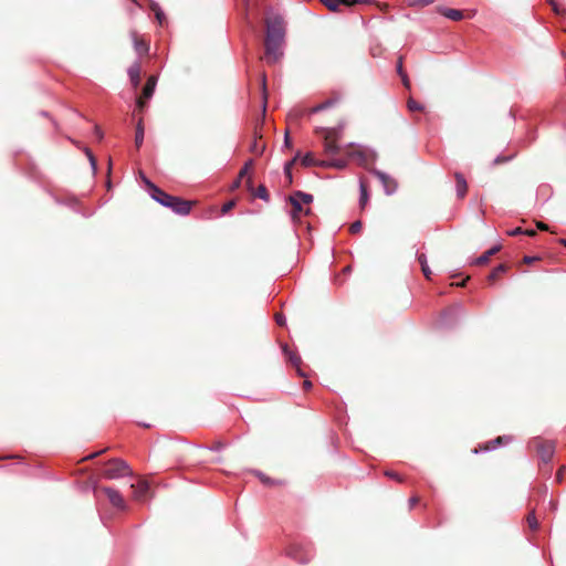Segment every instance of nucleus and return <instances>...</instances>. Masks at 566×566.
I'll use <instances>...</instances> for the list:
<instances>
[{
  "label": "nucleus",
  "mask_w": 566,
  "mask_h": 566,
  "mask_svg": "<svg viewBox=\"0 0 566 566\" xmlns=\"http://www.w3.org/2000/svg\"><path fill=\"white\" fill-rule=\"evenodd\" d=\"M537 228L541 230H548L547 224H545L544 222H537Z\"/></svg>",
  "instance_id": "obj_48"
},
{
  "label": "nucleus",
  "mask_w": 566,
  "mask_h": 566,
  "mask_svg": "<svg viewBox=\"0 0 566 566\" xmlns=\"http://www.w3.org/2000/svg\"><path fill=\"white\" fill-rule=\"evenodd\" d=\"M134 48L139 55L146 54L148 52V45L145 43V41L137 39L136 35H134Z\"/></svg>",
  "instance_id": "obj_25"
},
{
  "label": "nucleus",
  "mask_w": 566,
  "mask_h": 566,
  "mask_svg": "<svg viewBox=\"0 0 566 566\" xmlns=\"http://www.w3.org/2000/svg\"><path fill=\"white\" fill-rule=\"evenodd\" d=\"M319 167H325V168L334 167L336 169L342 170L347 167V161L345 159H340V158L331 159V160H322L319 164Z\"/></svg>",
  "instance_id": "obj_18"
},
{
  "label": "nucleus",
  "mask_w": 566,
  "mask_h": 566,
  "mask_svg": "<svg viewBox=\"0 0 566 566\" xmlns=\"http://www.w3.org/2000/svg\"><path fill=\"white\" fill-rule=\"evenodd\" d=\"M410 7L423 8L434 2V0H407Z\"/></svg>",
  "instance_id": "obj_31"
},
{
  "label": "nucleus",
  "mask_w": 566,
  "mask_h": 566,
  "mask_svg": "<svg viewBox=\"0 0 566 566\" xmlns=\"http://www.w3.org/2000/svg\"><path fill=\"white\" fill-rule=\"evenodd\" d=\"M322 160H316L312 153H306L302 158L301 163L304 167H319Z\"/></svg>",
  "instance_id": "obj_23"
},
{
  "label": "nucleus",
  "mask_w": 566,
  "mask_h": 566,
  "mask_svg": "<svg viewBox=\"0 0 566 566\" xmlns=\"http://www.w3.org/2000/svg\"><path fill=\"white\" fill-rule=\"evenodd\" d=\"M371 174L378 178L387 196L394 195L396 192L398 184L391 176L378 169H373Z\"/></svg>",
  "instance_id": "obj_7"
},
{
  "label": "nucleus",
  "mask_w": 566,
  "mask_h": 566,
  "mask_svg": "<svg viewBox=\"0 0 566 566\" xmlns=\"http://www.w3.org/2000/svg\"><path fill=\"white\" fill-rule=\"evenodd\" d=\"M509 159H510L509 157L497 156V157L494 159V164L505 163V161H507Z\"/></svg>",
  "instance_id": "obj_43"
},
{
  "label": "nucleus",
  "mask_w": 566,
  "mask_h": 566,
  "mask_svg": "<svg viewBox=\"0 0 566 566\" xmlns=\"http://www.w3.org/2000/svg\"><path fill=\"white\" fill-rule=\"evenodd\" d=\"M560 244H563L564 247H566V239H560L559 240Z\"/></svg>",
  "instance_id": "obj_56"
},
{
  "label": "nucleus",
  "mask_w": 566,
  "mask_h": 566,
  "mask_svg": "<svg viewBox=\"0 0 566 566\" xmlns=\"http://www.w3.org/2000/svg\"><path fill=\"white\" fill-rule=\"evenodd\" d=\"M417 259L421 265V271L423 273V275L427 277V279H430V275H431V270L428 265V261H427V255L424 253H420L418 252L417 253Z\"/></svg>",
  "instance_id": "obj_21"
},
{
  "label": "nucleus",
  "mask_w": 566,
  "mask_h": 566,
  "mask_svg": "<svg viewBox=\"0 0 566 566\" xmlns=\"http://www.w3.org/2000/svg\"><path fill=\"white\" fill-rule=\"evenodd\" d=\"M361 229V222L359 220L353 222L349 227L350 233H357Z\"/></svg>",
  "instance_id": "obj_36"
},
{
  "label": "nucleus",
  "mask_w": 566,
  "mask_h": 566,
  "mask_svg": "<svg viewBox=\"0 0 566 566\" xmlns=\"http://www.w3.org/2000/svg\"><path fill=\"white\" fill-rule=\"evenodd\" d=\"M258 476L260 478V480L264 483V484H273L274 482L270 479V478H266L263 473L261 472H258Z\"/></svg>",
  "instance_id": "obj_39"
},
{
  "label": "nucleus",
  "mask_w": 566,
  "mask_h": 566,
  "mask_svg": "<svg viewBox=\"0 0 566 566\" xmlns=\"http://www.w3.org/2000/svg\"><path fill=\"white\" fill-rule=\"evenodd\" d=\"M364 0H353L354 3H360L363 2Z\"/></svg>",
  "instance_id": "obj_58"
},
{
  "label": "nucleus",
  "mask_w": 566,
  "mask_h": 566,
  "mask_svg": "<svg viewBox=\"0 0 566 566\" xmlns=\"http://www.w3.org/2000/svg\"><path fill=\"white\" fill-rule=\"evenodd\" d=\"M282 350L284 355L289 358L290 363L296 368L298 376L305 377L306 375L301 368L302 359L298 354L290 350L289 346L285 344L282 346Z\"/></svg>",
  "instance_id": "obj_10"
},
{
  "label": "nucleus",
  "mask_w": 566,
  "mask_h": 566,
  "mask_svg": "<svg viewBox=\"0 0 566 566\" xmlns=\"http://www.w3.org/2000/svg\"><path fill=\"white\" fill-rule=\"evenodd\" d=\"M303 386L305 389H310L312 387V382L307 379L304 380Z\"/></svg>",
  "instance_id": "obj_50"
},
{
  "label": "nucleus",
  "mask_w": 566,
  "mask_h": 566,
  "mask_svg": "<svg viewBox=\"0 0 566 566\" xmlns=\"http://www.w3.org/2000/svg\"><path fill=\"white\" fill-rule=\"evenodd\" d=\"M254 196L264 200V201H269L270 200V196H269V192H268V189L264 185H260L255 192H254Z\"/></svg>",
  "instance_id": "obj_29"
},
{
  "label": "nucleus",
  "mask_w": 566,
  "mask_h": 566,
  "mask_svg": "<svg viewBox=\"0 0 566 566\" xmlns=\"http://www.w3.org/2000/svg\"><path fill=\"white\" fill-rule=\"evenodd\" d=\"M522 233H523V230L521 228H515L509 232L510 235H517V234H522Z\"/></svg>",
  "instance_id": "obj_45"
},
{
  "label": "nucleus",
  "mask_w": 566,
  "mask_h": 566,
  "mask_svg": "<svg viewBox=\"0 0 566 566\" xmlns=\"http://www.w3.org/2000/svg\"><path fill=\"white\" fill-rule=\"evenodd\" d=\"M289 202L292 206L291 218L293 222L298 221L302 214L308 216L311 213V209L304 208L303 203L297 198H294V193L289 197Z\"/></svg>",
  "instance_id": "obj_8"
},
{
  "label": "nucleus",
  "mask_w": 566,
  "mask_h": 566,
  "mask_svg": "<svg viewBox=\"0 0 566 566\" xmlns=\"http://www.w3.org/2000/svg\"><path fill=\"white\" fill-rule=\"evenodd\" d=\"M506 271V266L504 264L497 265L489 275V280L493 281L495 280L501 273H504Z\"/></svg>",
  "instance_id": "obj_32"
},
{
  "label": "nucleus",
  "mask_w": 566,
  "mask_h": 566,
  "mask_svg": "<svg viewBox=\"0 0 566 566\" xmlns=\"http://www.w3.org/2000/svg\"><path fill=\"white\" fill-rule=\"evenodd\" d=\"M234 205H235V202L233 200L226 202L221 208V212L222 213L229 212L234 207Z\"/></svg>",
  "instance_id": "obj_37"
},
{
  "label": "nucleus",
  "mask_w": 566,
  "mask_h": 566,
  "mask_svg": "<svg viewBox=\"0 0 566 566\" xmlns=\"http://www.w3.org/2000/svg\"><path fill=\"white\" fill-rule=\"evenodd\" d=\"M419 499L417 496H412L409 500L410 507H412L416 503H418Z\"/></svg>",
  "instance_id": "obj_47"
},
{
  "label": "nucleus",
  "mask_w": 566,
  "mask_h": 566,
  "mask_svg": "<svg viewBox=\"0 0 566 566\" xmlns=\"http://www.w3.org/2000/svg\"><path fill=\"white\" fill-rule=\"evenodd\" d=\"M526 521L532 531H536L538 528V522L534 511L528 513Z\"/></svg>",
  "instance_id": "obj_30"
},
{
  "label": "nucleus",
  "mask_w": 566,
  "mask_h": 566,
  "mask_svg": "<svg viewBox=\"0 0 566 566\" xmlns=\"http://www.w3.org/2000/svg\"><path fill=\"white\" fill-rule=\"evenodd\" d=\"M439 12L443 17H446V18L452 20V21H459V20H461L463 18V12L461 10H458V9L440 8Z\"/></svg>",
  "instance_id": "obj_17"
},
{
  "label": "nucleus",
  "mask_w": 566,
  "mask_h": 566,
  "mask_svg": "<svg viewBox=\"0 0 566 566\" xmlns=\"http://www.w3.org/2000/svg\"><path fill=\"white\" fill-rule=\"evenodd\" d=\"M132 488L134 489V495L138 501L144 500L149 491V484L147 481L144 480L138 481L135 484H132Z\"/></svg>",
  "instance_id": "obj_12"
},
{
  "label": "nucleus",
  "mask_w": 566,
  "mask_h": 566,
  "mask_svg": "<svg viewBox=\"0 0 566 566\" xmlns=\"http://www.w3.org/2000/svg\"><path fill=\"white\" fill-rule=\"evenodd\" d=\"M252 164H253V160H252V159L248 160V161L244 164V166L241 168V170H240V172H239V179H240V178H242L244 175H247V174H248V171H249L250 167L252 166Z\"/></svg>",
  "instance_id": "obj_35"
},
{
  "label": "nucleus",
  "mask_w": 566,
  "mask_h": 566,
  "mask_svg": "<svg viewBox=\"0 0 566 566\" xmlns=\"http://www.w3.org/2000/svg\"><path fill=\"white\" fill-rule=\"evenodd\" d=\"M156 84H157V77L154 75L149 76L144 88H143V97L145 99H149L154 95Z\"/></svg>",
  "instance_id": "obj_16"
},
{
  "label": "nucleus",
  "mask_w": 566,
  "mask_h": 566,
  "mask_svg": "<svg viewBox=\"0 0 566 566\" xmlns=\"http://www.w3.org/2000/svg\"><path fill=\"white\" fill-rule=\"evenodd\" d=\"M460 313H462V306L457 304L453 307H451L442 313L439 324L441 326H449L450 325V322L448 321L449 317H451V316L453 317Z\"/></svg>",
  "instance_id": "obj_14"
},
{
  "label": "nucleus",
  "mask_w": 566,
  "mask_h": 566,
  "mask_svg": "<svg viewBox=\"0 0 566 566\" xmlns=\"http://www.w3.org/2000/svg\"><path fill=\"white\" fill-rule=\"evenodd\" d=\"M397 72H398L399 76H401V75L406 74V72H405V71H403V69H402V61H401V59L398 61V64H397Z\"/></svg>",
  "instance_id": "obj_41"
},
{
  "label": "nucleus",
  "mask_w": 566,
  "mask_h": 566,
  "mask_svg": "<svg viewBox=\"0 0 566 566\" xmlns=\"http://www.w3.org/2000/svg\"><path fill=\"white\" fill-rule=\"evenodd\" d=\"M95 133H96V135H97V137H98L99 139H102V138H103V133H102V130H101V128H99V127H97V126L95 127Z\"/></svg>",
  "instance_id": "obj_49"
},
{
  "label": "nucleus",
  "mask_w": 566,
  "mask_h": 566,
  "mask_svg": "<svg viewBox=\"0 0 566 566\" xmlns=\"http://www.w3.org/2000/svg\"><path fill=\"white\" fill-rule=\"evenodd\" d=\"M533 261V258L531 256H525L524 258V262L528 263V262H532Z\"/></svg>",
  "instance_id": "obj_54"
},
{
  "label": "nucleus",
  "mask_w": 566,
  "mask_h": 566,
  "mask_svg": "<svg viewBox=\"0 0 566 566\" xmlns=\"http://www.w3.org/2000/svg\"><path fill=\"white\" fill-rule=\"evenodd\" d=\"M102 490L106 494L108 501L112 503L114 507L118 510H125V500L117 490L109 486H104Z\"/></svg>",
  "instance_id": "obj_9"
},
{
  "label": "nucleus",
  "mask_w": 566,
  "mask_h": 566,
  "mask_svg": "<svg viewBox=\"0 0 566 566\" xmlns=\"http://www.w3.org/2000/svg\"><path fill=\"white\" fill-rule=\"evenodd\" d=\"M386 475L391 478V479H396V480L400 481V478H399V475L396 472L387 471Z\"/></svg>",
  "instance_id": "obj_44"
},
{
  "label": "nucleus",
  "mask_w": 566,
  "mask_h": 566,
  "mask_svg": "<svg viewBox=\"0 0 566 566\" xmlns=\"http://www.w3.org/2000/svg\"><path fill=\"white\" fill-rule=\"evenodd\" d=\"M400 77H401V81H402L405 87L409 88L410 87V82H409V78H408L407 74H403Z\"/></svg>",
  "instance_id": "obj_42"
},
{
  "label": "nucleus",
  "mask_w": 566,
  "mask_h": 566,
  "mask_svg": "<svg viewBox=\"0 0 566 566\" xmlns=\"http://www.w3.org/2000/svg\"><path fill=\"white\" fill-rule=\"evenodd\" d=\"M293 193H294V198H297V200L301 201V203H303V205H310L311 202H313V196L311 193H306V192H303L300 190H297Z\"/></svg>",
  "instance_id": "obj_26"
},
{
  "label": "nucleus",
  "mask_w": 566,
  "mask_h": 566,
  "mask_svg": "<svg viewBox=\"0 0 566 566\" xmlns=\"http://www.w3.org/2000/svg\"><path fill=\"white\" fill-rule=\"evenodd\" d=\"M275 322L280 326H284L286 324V318L282 313L275 314Z\"/></svg>",
  "instance_id": "obj_38"
},
{
  "label": "nucleus",
  "mask_w": 566,
  "mask_h": 566,
  "mask_svg": "<svg viewBox=\"0 0 566 566\" xmlns=\"http://www.w3.org/2000/svg\"><path fill=\"white\" fill-rule=\"evenodd\" d=\"M563 479V469H560L557 473V480L560 482Z\"/></svg>",
  "instance_id": "obj_53"
},
{
  "label": "nucleus",
  "mask_w": 566,
  "mask_h": 566,
  "mask_svg": "<svg viewBox=\"0 0 566 566\" xmlns=\"http://www.w3.org/2000/svg\"><path fill=\"white\" fill-rule=\"evenodd\" d=\"M531 446H533L544 463H549L555 452V444L552 441H542L539 438H535Z\"/></svg>",
  "instance_id": "obj_4"
},
{
  "label": "nucleus",
  "mask_w": 566,
  "mask_h": 566,
  "mask_svg": "<svg viewBox=\"0 0 566 566\" xmlns=\"http://www.w3.org/2000/svg\"><path fill=\"white\" fill-rule=\"evenodd\" d=\"M156 19L158 20V22L160 24L163 23V21L165 19V14L159 8H157V10H156Z\"/></svg>",
  "instance_id": "obj_40"
},
{
  "label": "nucleus",
  "mask_w": 566,
  "mask_h": 566,
  "mask_svg": "<svg viewBox=\"0 0 566 566\" xmlns=\"http://www.w3.org/2000/svg\"><path fill=\"white\" fill-rule=\"evenodd\" d=\"M143 427L149 428L150 426L148 423H142Z\"/></svg>",
  "instance_id": "obj_59"
},
{
  "label": "nucleus",
  "mask_w": 566,
  "mask_h": 566,
  "mask_svg": "<svg viewBox=\"0 0 566 566\" xmlns=\"http://www.w3.org/2000/svg\"><path fill=\"white\" fill-rule=\"evenodd\" d=\"M140 72L142 66L138 61L134 62L127 70L128 77L134 88H137L140 84Z\"/></svg>",
  "instance_id": "obj_11"
},
{
  "label": "nucleus",
  "mask_w": 566,
  "mask_h": 566,
  "mask_svg": "<svg viewBox=\"0 0 566 566\" xmlns=\"http://www.w3.org/2000/svg\"><path fill=\"white\" fill-rule=\"evenodd\" d=\"M455 190L458 198L462 199L468 190V184L464 176L460 172H455Z\"/></svg>",
  "instance_id": "obj_13"
},
{
  "label": "nucleus",
  "mask_w": 566,
  "mask_h": 566,
  "mask_svg": "<svg viewBox=\"0 0 566 566\" xmlns=\"http://www.w3.org/2000/svg\"><path fill=\"white\" fill-rule=\"evenodd\" d=\"M84 153H85V155L87 156V158L90 160V164H91V167H92L93 171H96L97 163H96V159H95L93 153L91 151L90 148H84Z\"/></svg>",
  "instance_id": "obj_33"
},
{
  "label": "nucleus",
  "mask_w": 566,
  "mask_h": 566,
  "mask_svg": "<svg viewBox=\"0 0 566 566\" xmlns=\"http://www.w3.org/2000/svg\"><path fill=\"white\" fill-rule=\"evenodd\" d=\"M301 156L300 153H297L295 155V157L287 161L285 165H284V175L285 177L289 179V182L291 184L292 182V166L294 165V163L297 160V158Z\"/></svg>",
  "instance_id": "obj_27"
},
{
  "label": "nucleus",
  "mask_w": 566,
  "mask_h": 566,
  "mask_svg": "<svg viewBox=\"0 0 566 566\" xmlns=\"http://www.w3.org/2000/svg\"><path fill=\"white\" fill-rule=\"evenodd\" d=\"M265 55L270 63H275L283 55L285 38L284 20L281 15L274 14L265 20Z\"/></svg>",
  "instance_id": "obj_1"
},
{
  "label": "nucleus",
  "mask_w": 566,
  "mask_h": 566,
  "mask_svg": "<svg viewBox=\"0 0 566 566\" xmlns=\"http://www.w3.org/2000/svg\"><path fill=\"white\" fill-rule=\"evenodd\" d=\"M136 104H137V107L140 109H143L146 105V103L143 101V98H138Z\"/></svg>",
  "instance_id": "obj_46"
},
{
  "label": "nucleus",
  "mask_w": 566,
  "mask_h": 566,
  "mask_svg": "<svg viewBox=\"0 0 566 566\" xmlns=\"http://www.w3.org/2000/svg\"><path fill=\"white\" fill-rule=\"evenodd\" d=\"M144 143V126L142 119L137 123L135 133V144L139 148Z\"/></svg>",
  "instance_id": "obj_24"
},
{
  "label": "nucleus",
  "mask_w": 566,
  "mask_h": 566,
  "mask_svg": "<svg viewBox=\"0 0 566 566\" xmlns=\"http://www.w3.org/2000/svg\"><path fill=\"white\" fill-rule=\"evenodd\" d=\"M331 11H337L340 3H348L347 0H321Z\"/></svg>",
  "instance_id": "obj_28"
},
{
  "label": "nucleus",
  "mask_w": 566,
  "mask_h": 566,
  "mask_svg": "<svg viewBox=\"0 0 566 566\" xmlns=\"http://www.w3.org/2000/svg\"><path fill=\"white\" fill-rule=\"evenodd\" d=\"M512 441V438L510 436H501L493 440H490L486 442L485 447L482 449L483 451H492L495 450L497 447L503 446Z\"/></svg>",
  "instance_id": "obj_15"
},
{
  "label": "nucleus",
  "mask_w": 566,
  "mask_h": 566,
  "mask_svg": "<svg viewBox=\"0 0 566 566\" xmlns=\"http://www.w3.org/2000/svg\"><path fill=\"white\" fill-rule=\"evenodd\" d=\"M262 86H263V90H265V76L264 75L262 77Z\"/></svg>",
  "instance_id": "obj_55"
},
{
  "label": "nucleus",
  "mask_w": 566,
  "mask_h": 566,
  "mask_svg": "<svg viewBox=\"0 0 566 566\" xmlns=\"http://www.w3.org/2000/svg\"><path fill=\"white\" fill-rule=\"evenodd\" d=\"M359 206L361 208H365L369 200V192L368 189L363 180L359 181Z\"/></svg>",
  "instance_id": "obj_22"
},
{
  "label": "nucleus",
  "mask_w": 566,
  "mask_h": 566,
  "mask_svg": "<svg viewBox=\"0 0 566 566\" xmlns=\"http://www.w3.org/2000/svg\"><path fill=\"white\" fill-rule=\"evenodd\" d=\"M523 233L526 234V235H530V237L535 235V231L534 230H525V231H523Z\"/></svg>",
  "instance_id": "obj_51"
},
{
  "label": "nucleus",
  "mask_w": 566,
  "mask_h": 566,
  "mask_svg": "<svg viewBox=\"0 0 566 566\" xmlns=\"http://www.w3.org/2000/svg\"><path fill=\"white\" fill-rule=\"evenodd\" d=\"M324 137V150L328 155H335L339 151L337 139L339 137V130L336 128H322Z\"/></svg>",
  "instance_id": "obj_5"
},
{
  "label": "nucleus",
  "mask_w": 566,
  "mask_h": 566,
  "mask_svg": "<svg viewBox=\"0 0 566 566\" xmlns=\"http://www.w3.org/2000/svg\"><path fill=\"white\" fill-rule=\"evenodd\" d=\"M97 454H98V453H93V454L88 455L87 458H88V459H92V458H95Z\"/></svg>",
  "instance_id": "obj_57"
},
{
  "label": "nucleus",
  "mask_w": 566,
  "mask_h": 566,
  "mask_svg": "<svg viewBox=\"0 0 566 566\" xmlns=\"http://www.w3.org/2000/svg\"><path fill=\"white\" fill-rule=\"evenodd\" d=\"M339 99H340L339 96H336V97H333V98H328L325 102L314 106L312 108V113H318V112L325 111V109L334 106L335 104H337L339 102Z\"/></svg>",
  "instance_id": "obj_19"
},
{
  "label": "nucleus",
  "mask_w": 566,
  "mask_h": 566,
  "mask_svg": "<svg viewBox=\"0 0 566 566\" xmlns=\"http://www.w3.org/2000/svg\"><path fill=\"white\" fill-rule=\"evenodd\" d=\"M103 474L106 479L115 480L126 475H132L133 473L126 461L122 459H113L107 463Z\"/></svg>",
  "instance_id": "obj_3"
},
{
  "label": "nucleus",
  "mask_w": 566,
  "mask_h": 566,
  "mask_svg": "<svg viewBox=\"0 0 566 566\" xmlns=\"http://www.w3.org/2000/svg\"><path fill=\"white\" fill-rule=\"evenodd\" d=\"M499 250H500V245H494V247H492V248H491V249H489L486 252H484L482 255H480L479 258H476V259L474 260V263H475V264H479V265H481V264H485V263L489 261V259H490L493 254H495Z\"/></svg>",
  "instance_id": "obj_20"
},
{
  "label": "nucleus",
  "mask_w": 566,
  "mask_h": 566,
  "mask_svg": "<svg viewBox=\"0 0 566 566\" xmlns=\"http://www.w3.org/2000/svg\"><path fill=\"white\" fill-rule=\"evenodd\" d=\"M284 145L290 146V138L287 133H285Z\"/></svg>",
  "instance_id": "obj_52"
},
{
  "label": "nucleus",
  "mask_w": 566,
  "mask_h": 566,
  "mask_svg": "<svg viewBox=\"0 0 566 566\" xmlns=\"http://www.w3.org/2000/svg\"><path fill=\"white\" fill-rule=\"evenodd\" d=\"M289 556L301 564L310 562L313 557V552L310 546H303L302 544H293L289 551Z\"/></svg>",
  "instance_id": "obj_6"
},
{
  "label": "nucleus",
  "mask_w": 566,
  "mask_h": 566,
  "mask_svg": "<svg viewBox=\"0 0 566 566\" xmlns=\"http://www.w3.org/2000/svg\"><path fill=\"white\" fill-rule=\"evenodd\" d=\"M407 106H408L409 111H411V112L422 111V108H423V106L420 103H418L417 101H415L413 98L408 99Z\"/></svg>",
  "instance_id": "obj_34"
},
{
  "label": "nucleus",
  "mask_w": 566,
  "mask_h": 566,
  "mask_svg": "<svg viewBox=\"0 0 566 566\" xmlns=\"http://www.w3.org/2000/svg\"><path fill=\"white\" fill-rule=\"evenodd\" d=\"M140 178L143 182L147 187V191L149 196L163 207L171 209L175 213L179 216H187L191 210L190 201L184 200L179 197L171 196L155 184H153L143 172H140Z\"/></svg>",
  "instance_id": "obj_2"
}]
</instances>
